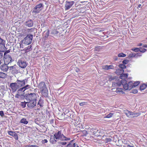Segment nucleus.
Instances as JSON below:
<instances>
[{
    "label": "nucleus",
    "mask_w": 147,
    "mask_h": 147,
    "mask_svg": "<svg viewBox=\"0 0 147 147\" xmlns=\"http://www.w3.org/2000/svg\"><path fill=\"white\" fill-rule=\"evenodd\" d=\"M59 140L62 141H69L70 140V138L66 137L62 134L61 130H59L55 132L53 135L51 136L50 141L52 144H54L57 140Z\"/></svg>",
    "instance_id": "nucleus-1"
},
{
    "label": "nucleus",
    "mask_w": 147,
    "mask_h": 147,
    "mask_svg": "<svg viewBox=\"0 0 147 147\" xmlns=\"http://www.w3.org/2000/svg\"><path fill=\"white\" fill-rule=\"evenodd\" d=\"M121 83L123 86V88L125 90H130L133 88L132 86L133 82L132 81L129 82L127 83L125 80H121Z\"/></svg>",
    "instance_id": "nucleus-2"
},
{
    "label": "nucleus",
    "mask_w": 147,
    "mask_h": 147,
    "mask_svg": "<svg viewBox=\"0 0 147 147\" xmlns=\"http://www.w3.org/2000/svg\"><path fill=\"white\" fill-rule=\"evenodd\" d=\"M33 38V35L31 34H29L27 35L23 40V43L26 45H29L32 42Z\"/></svg>",
    "instance_id": "nucleus-3"
},
{
    "label": "nucleus",
    "mask_w": 147,
    "mask_h": 147,
    "mask_svg": "<svg viewBox=\"0 0 147 147\" xmlns=\"http://www.w3.org/2000/svg\"><path fill=\"white\" fill-rule=\"evenodd\" d=\"M37 96H38L37 94L35 93H31L29 94L27 96L26 99L27 100H35L36 101Z\"/></svg>",
    "instance_id": "nucleus-4"
},
{
    "label": "nucleus",
    "mask_w": 147,
    "mask_h": 147,
    "mask_svg": "<svg viewBox=\"0 0 147 147\" xmlns=\"http://www.w3.org/2000/svg\"><path fill=\"white\" fill-rule=\"evenodd\" d=\"M43 7V4L42 3L36 5L33 8V12L36 13H39L42 10V7Z\"/></svg>",
    "instance_id": "nucleus-5"
},
{
    "label": "nucleus",
    "mask_w": 147,
    "mask_h": 147,
    "mask_svg": "<svg viewBox=\"0 0 147 147\" xmlns=\"http://www.w3.org/2000/svg\"><path fill=\"white\" fill-rule=\"evenodd\" d=\"M3 59L5 63L9 64L11 62L12 58L10 55H5V54H4Z\"/></svg>",
    "instance_id": "nucleus-6"
},
{
    "label": "nucleus",
    "mask_w": 147,
    "mask_h": 147,
    "mask_svg": "<svg viewBox=\"0 0 147 147\" xmlns=\"http://www.w3.org/2000/svg\"><path fill=\"white\" fill-rule=\"evenodd\" d=\"M27 106L30 109H32L36 105V101L35 100H27Z\"/></svg>",
    "instance_id": "nucleus-7"
},
{
    "label": "nucleus",
    "mask_w": 147,
    "mask_h": 147,
    "mask_svg": "<svg viewBox=\"0 0 147 147\" xmlns=\"http://www.w3.org/2000/svg\"><path fill=\"white\" fill-rule=\"evenodd\" d=\"M10 87L12 92H15L17 89L19 88L16 82L11 83L10 85Z\"/></svg>",
    "instance_id": "nucleus-8"
},
{
    "label": "nucleus",
    "mask_w": 147,
    "mask_h": 147,
    "mask_svg": "<svg viewBox=\"0 0 147 147\" xmlns=\"http://www.w3.org/2000/svg\"><path fill=\"white\" fill-rule=\"evenodd\" d=\"M18 63L19 66L22 68H24L27 65L26 61L22 59L19 60Z\"/></svg>",
    "instance_id": "nucleus-9"
},
{
    "label": "nucleus",
    "mask_w": 147,
    "mask_h": 147,
    "mask_svg": "<svg viewBox=\"0 0 147 147\" xmlns=\"http://www.w3.org/2000/svg\"><path fill=\"white\" fill-rule=\"evenodd\" d=\"M18 67L16 66H11L9 67V69L13 74H17L18 73Z\"/></svg>",
    "instance_id": "nucleus-10"
},
{
    "label": "nucleus",
    "mask_w": 147,
    "mask_h": 147,
    "mask_svg": "<svg viewBox=\"0 0 147 147\" xmlns=\"http://www.w3.org/2000/svg\"><path fill=\"white\" fill-rule=\"evenodd\" d=\"M74 2L73 1H66L65 5V10L69 9L74 5Z\"/></svg>",
    "instance_id": "nucleus-11"
},
{
    "label": "nucleus",
    "mask_w": 147,
    "mask_h": 147,
    "mask_svg": "<svg viewBox=\"0 0 147 147\" xmlns=\"http://www.w3.org/2000/svg\"><path fill=\"white\" fill-rule=\"evenodd\" d=\"M27 82V80L26 79L23 80H17L16 83L18 85V87L19 88L20 87L24 86L26 84V82Z\"/></svg>",
    "instance_id": "nucleus-12"
},
{
    "label": "nucleus",
    "mask_w": 147,
    "mask_h": 147,
    "mask_svg": "<svg viewBox=\"0 0 147 147\" xmlns=\"http://www.w3.org/2000/svg\"><path fill=\"white\" fill-rule=\"evenodd\" d=\"M7 64L5 63L2 64L0 66V69L3 72H6L8 71L9 67L7 66Z\"/></svg>",
    "instance_id": "nucleus-13"
},
{
    "label": "nucleus",
    "mask_w": 147,
    "mask_h": 147,
    "mask_svg": "<svg viewBox=\"0 0 147 147\" xmlns=\"http://www.w3.org/2000/svg\"><path fill=\"white\" fill-rule=\"evenodd\" d=\"M9 135L13 137L16 140H18V134L14 131H9L8 132Z\"/></svg>",
    "instance_id": "nucleus-14"
},
{
    "label": "nucleus",
    "mask_w": 147,
    "mask_h": 147,
    "mask_svg": "<svg viewBox=\"0 0 147 147\" xmlns=\"http://www.w3.org/2000/svg\"><path fill=\"white\" fill-rule=\"evenodd\" d=\"M38 87L40 88L41 90L47 88L45 82H42L39 83Z\"/></svg>",
    "instance_id": "nucleus-15"
},
{
    "label": "nucleus",
    "mask_w": 147,
    "mask_h": 147,
    "mask_svg": "<svg viewBox=\"0 0 147 147\" xmlns=\"http://www.w3.org/2000/svg\"><path fill=\"white\" fill-rule=\"evenodd\" d=\"M41 93L42 95L45 97H47L48 96V92L47 88H45L41 90Z\"/></svg>",
    "instance_id": "nucleus-16"
},
{
    "label": "nucleus",
    "mask_w": 147,
    "mask_h": 147,
    "mask_svg": "<svg viewBox=\"0 0 147 147\" xmlns=\"http://www.w3.org/2000/svg\"><path fill=\"white\" fill-rule=\"evenodd\" d=\"M124 113L128 117H133V112L129 111L128 110H126L124 111Z\"/></svg>",
    "instance_id": "nucleus-17"
},
{
    "label": "nucleus",
    "mask_w": 147,
    "mask_h": 147,
    "mask_svg": "<svg viewBox=\"0 0 147 147\" xmlns=\"http://www.w3.org/2000/svg\"><path fill=\"white\" fill-rule=\"evenodd\" d=\"M25 24L26 26L28 27L32 26L33 24V22L31 20H29L26 21Z\"/></svg>",
    "instance_id": "nucleus-18"
},
{
    "label": "nucleus",
    "mask_w": 147,
    "mask_h": 147,
    "mask_svg": "<svg viewBox=\"0 0 147 147\" xmlns=\"http://www.w3.org/2000/svg\"><path fill=\"white\" fill-rule=\"evenodd\" d=\"M74 141V140H71L66 147H75L77 144Z\"/></svg>",
    "instance_id": "nucleus-19"
},
{
    "label": "nucleus",
    "mask_w": 147,
    "mask_h": 147,
    "mask_svg": "<svg viewBox=\"0 0 147 147\" xmlns=\"http://www.w3.org/2000/svg\"><path fill=\"white\" fill-rule=\"evenodd\" d=\"M124 72V70L122 69H119L116 70V73L118 75H121Z\"/></svg>",
    "instance_id": "nucleus-20"
},
{
    "label": "nucleus",
    "mask_w": 147,
    "mask_h": 147,
    "mask_svg": "<svg viewBox=\"0 0 147 147\" xmlns=\"http://www.w3.org/2000/svg\"><path fill=\"white\" fill-rule=\"evenodd\" d=\"M128 76V75L126 74H122L120 76L121 79H122V80H125Z\"/></svg>",
    "instance_id": "nucleus-21"
},
{
    "label": "nucleus",
    "mask_w": 147,
    "mask_h": 147,
    "mask_svg": "<svg viewBox=\"0 0 147 147\" xmlns=\"http://www.w3.org/2000/svg\"><path fill=\"white\" fill-rule=\"evenodd\" d=\"M5 49V44L4 43L2 42L0 44V52H3Z\"/></svg>",
    "instance_id": "nucleus-22"
},
{
    "label": "nucleus",
    "mask_w": 147,
    "mask_h": 147,
    "mask_svg": "<svg viewBox=\"0 0 147 147\" xmlns=\"http://www.w3.org/2000/svg\"><path fill=\"white\" fill-rule=\"evenodd\" d=\"M7 77V74L3 72H0V78L5 79Z\"/></svg>",
    "instance_id": "nucleus-23"
},
{
    "label": "nucleus",
    "mask_w": 147,
    "mask_h": 147,
    "mask_svg": "<svg viewBox=\"0 0 147 147\" xmlns=\"http://www.w3.org/2000/svg\"><path fill=\"white\" fill-rule=\"evenodd\" d=\"M20 122L25 125L27 124L28 123V122L26 120V119L25 118L22 119L20 120Z\"/></svg>",
    "instance_id": "nucleus-24"
},
{
    "label": "nucleus",
    "mask_w": 147,
    "mask_h": 147,
    "mask_svg": "<svg viewBox=\"0 0 147 147\" xmlns=\"http://www.w3.org/2000/svg\"><path fill=\"white\" fill-rule=\"evenodd\" d=\"M122 85V84L121 83V81L120 82H113L112 84V86L113 87H116L118 86H120Z\"/></svg>",
    "instance_id": "nucleus-25"
},
{
    "label": "nucleus",
    "mask_w": 147,
    "mask_h": 147,
    "mask_svg": "<svg viewBox=\"0 0 147 147\" xmlns=\"http://www.w3.org/2000/svg\"><path fill=\"white\" fill-rule=\"evenodd\" d=\"M123 89L121 88H117L116 89L115 91L117 93H123L124 92L123 91Z\"/></svg>",
    "instance_id": "nucleus-26"
},
{
    "label": "nucleus",
    "mask_w": 147,
    "mask_h": 147,
    "mask_svg": "<svg viewBox=\"0 0 147 147\" xmlns=\"http://www.w3.org/2000/svg\"><path fill=\"white\" fill-rule=\"evenodd\" d=\"M146 84H143L140 86V89L141 90H143L146 88Z\"/></svg>",
    "instance_id": "nucleus-27"
},
{
    "label": "nucleus",
    "mask_w": 147,
    "mask_h": 147,
    "mask_svg": "<svg viewBox=\"0 0 147 147\" xmlns=\"http://www.w3.org/2000/svg\"><path fill=\"white\" fill-rule=\"evenodd\" d=\"M43 102V100L41 98V97L40 98V99H39V102L38 103V105H39L40 107L42 106Z\"/></svg>",
    "instance_id": "nucleus-28"
},
{
    "label": "nucleus",
    "mask_w": 147,
    "mask_h": 147,
    "mask_svg": "<svg viewBox=\"0 0 147 147\" xmlns=\"http://www.w3.org/2000/svg\"><path fill=\"white\" fill-rule=\"evenodd\" d=\"M132 82H133V84H132V86L133 88L135 87L136 86L140 84L139 81L136 82L134 83L133 82V81Z\"/></svg>",
    "instance_id": "nucleus-29"
},
{
    "label": "nucleus",
    "mask_w": 147,
    "mask_h": 147,
    "mask_svg": "<svg viewBox=\"0 0 147 147\" xmlns=\"http://www.w3.org/2000/svg\"><path fill=\"white\" fill-rule=\"evenodd\" d=\"M126 56V55L123 53H120L118 54V56L119 57H124Z\"/></svg>",
    "instance_id": "nucleus-30"
},
{
    "label": "nucleus",
    "mask_w": 147,
    "mask_h": 147,
    "mask_svg": "<svg viewBox=\"0 0 147 147\" xmlns=\"http://www.w3.org/2000/svg\"><path fill=\"white\" fill-rule=\"evenodd\" d=\"M119 66L120 69H125L126 68V66L123 64H121L119 65Z\"/></svg>",
    "instance_id": "nucleus-31"
},
{
    "label": "nucleus",
    "mask_w": 147,
    "mask_h": 147,
    "mask_svg": "<svg viewBox=\"0 0 147 147\" xmlns=\"http://www.w3.org/2000/svg\"><path fill=\"white\" fill-rule=\"evenodd\" d=\"M26 104H27V102H21V105L23 108H24L26 107Z\"/></svg>",
    "instance_id": "nucleus-32"
},
{
    "label": "nucleus",
    "mask_w": 147,
    "mask_h": 147,
    "mask_svg": "<svg viewBox=\"0 0 147 147\" xmlns=\"http://www.w3.org/2000/svg\"><path fill=\"white\" fill-rule=\"evenodd\" d=\"M115 79L114 76H109V80L110 81H112L114 80Z\"/></svg>",
    "instance_id": "nucleus-33"
},
{
    "label": "nucleus",
    "mask_w": 147,
    "mask_h": 147,
    "mask_svg": "<svg viewBox=\"0 0 147 147\" xmlns=\"http://www.w3.org/2000/svg\"><path fill=\"white\" fill-rule=\"evenodd\" d=\"M113 113H110L109 114H108L106 116L105 118H110L113 116Z\"/></svg>",
    "instance_id": "nucleus-34"
},
{
    "label": "nucleus",
    "mask_w": 147,
    "mask_h": 147,
    "mask_svg": "<svg viewBox=\"0 0 147 147\" xmlns=\"http://www.w3.org/2000/svg\"><path fill=\"white\" fill-rule=\"evenodd\" d=\"M107 70L110 69H114V67L113 65H107Z\"/></svg>",
    "instance_id": "nucleus-35"
},
{
    "label": "nucleus",
    "mask_w": 147,
    "mask_h": 147,
    "mask_svg": "<svg viewBox=\"0 0 147 147\" xmlns=\"http://www.w3.org/2000/svg\"><path fill=\"white\" fill-rule=\"evenodd\" d=\"M132 115L133 117L139 116L140 115V114L139 113H134L133 112Z\"/></svg>",
    "instance_id": "nucleus-36"
},
{
    "label": "nucleus",
    "mask_w": 147,
    "mask_h": 147,
    "mask_svg": "<svg viewBox=\"0 0 147 147\" xmlns=\"http://www.w3.org/2000/svg\"><path fill=\"white\" fill-rule=\"evenodd\" d=\"M135 53H131L129 55V57H135Z\"/></svg>",
    "instance_id": "nucleus-37"
},
{
    "label": "nucleus",
    "mask_w": 147,
    "mask_h": 147,
    "mask_svg": "<svg viewBox=\"0 0 147 147\" xmlns=\"http://www.w3.org/2000/svg\"><path fill=\"white\" fill-rule=\"evenodd\" d=\"M104 141L106 143H108L111 142V138H106L105 139V140Z\"/></svg>",
    "instance_id": "nucleus-38"
},
{
    "label": "nucleus",
    "mask_w": 147,
    "mask_h": 147,
    "mask_svg": "<svg viewBox=\"0 0 147 147\" xmlns=\"http://www.w3.org/2000/svg\"><path fill=\"white\" fill-rule=\"evenodd\" d=\"M107 65L102 66V69L105 70H107Z\"/></svg>",
    "instance_id": "nucleus-39"
},
{
    "label": "nucleus",
    "mask_w": 147,
    "mask_h": 147,
    "mask_svg": "<svg viewBox=\"0 0 147 147\" xmlns=\"http://www.w3.org/2000/svg\"><path fill=\"white\" fill-rule=\"evenodd\" d=\"M31 45L28 46V47H27V49H26V51H27V52L30 51V50H31L32 49L31 48Z\"/></svg>",
    "instance_id": "nucleus-40"
},
{
    "label": "nucleus",
    "mask_w": 147,
    "mask_h": 147,
    "mask_svg": "<svg viewBox=\"0 0 147 147\" xmlns=\"http://www.w3.org/2000/svg\"><path fill=\"white\" fill-rule=\"evenodd\" d=\"M132 50L135 52H138L140 50V49L138 48H135L134 49H132Z\"/></svg>",
    "instance_id": "nucleus-41"
},
{
    "label": "nucleus",
    "mask_w": 147,
    "mask_h": 147,
    "mask_svg": "<svg viewBox=\"0 0 147 147\" xmlns=\"http://www.w3.org/2000/svg\"><path fill=\"white\" fill-rule=\"evenodd\" d=\"M49 30L47 31L46 33L45 34V38H47L49 36Z\"/></svg>",
    "instance_id": "nucleus-42"
},
{
    "label": "nucleus",
    "mask_w": 147,
    "mask_h": 147,
    "mask_svg": "<svg viewBox=\"0 0 147 147\" xmlns=\"http://www.w3.org/2000/svg\"><path fill=\"white\" fill-rule=\"evenodd\" d=\"M25 88H24V87L20 88L18 90V92H19L20 91H22V92H24L25 91Z\"/></svg>",
    "instance_id": "nucleus-43"
},
{
    "label": "nucleus",
    "mask_w": 147,
    "mask_h": 147,
    "mask_svg": "<svg viewBox=\"0 0 147 147\" xmlns=\"http://www.w3.org/2000/svg\"><path fill=\"white\" fill-rule=\"evenodd\" d=\"M140 50L139 51L142 52V53H144L145 52L146 50V49H142V48H140Z\"/></svg>",
    "instance_id": "nucleus-44"
},
{
    "label": "nucleus",
    "mask_w": 147,
    "mask_h": 147,
    "mask_svg": "<svg viewBox=\"0 0 147 147\" xmlns=\"http://www.w3.org/2000/svg\"><path fill=\"white\" fill-rule=\"evenodd\" d=\"M87 104V102H84L80 103L79 104V105L80 106H83L85 105H86Z\"/></svg>",
    "instance_id": "nucleus-45"
},
{
    "label": "nucleus",
    "mask_w": 147,
    "mask_h": 147,
    "mask_svg": "<svg viewBox=\"0 0 147 147\" xmlns=\"http://www.w3.org/2000/svg\"><path fill=\"white\" fill-rule=\"evenodd\" d=\"M25 90L30 88V86L29 85H27L24 86Z\"/></svg>",
    "instance_id": "nucleus-46"
},
{
    "label": "nucleus",
    "mask_w": 147,
    "mask_h": 147,
    "mask_svg": "<svg viewBox=\"0 0 147 147\" xmlns=\"http://www.w3.org/2000/svg\"><path fill=\"white\" fill-rule=\"evenodd\" d=\"M59 143L62 145H65L67 144V142H59Z\"/></svg>",
    "instance_id": "nucleus-47"
},
{
    "label": "nucleus",
    "mask_w": 147,
    "mask_h": 147,
    "mask_svg": "<svg viewBox=\"0 0 147 147\" xmlns=\"http://www.w3.org/2000/svg\"><path fill=\"white\" fill-rule=\"evenodd\" d=\"M0 115L2 117H3L4 116V114L3 111H0Z\"/></svg>",
    "instance_id": "nucleus-48"
},
{
    "label": "nucleus",
    "mask_w": 147,
    "mask_h": 147,
    "mask_svg": "<svg viewBox=\"0 0 147 147\" xmlns=\"http://www.w3.org/2000/svg\"><path fill=\"white\" fill-rule=\"evenodd\" d=\"M132 93L135 94L138 92V90L136 89H134L132 90Z\"/></svg>",
    "instance_id": "nucleus-49"
},
{
    "label": "nucleus",
    "mask_w": 147,
    "mask_h": 147,
    "mask_svg": "<svg viewBox=\"0 0 147 147\" xmlns=\"http://www.w3.org/2000/svg\"><path fill=\"white\" fill-rule=\"evenodd\" d=\"M122 63L124 64H126L127 63L128 61L127 60H124L123 61Z\"/></svg>",
    "instance_id": "nucleus-50"
},
{
    "label": "nucleus",
    "mask_w": 147,
    "mask_h": 147,
    "mask_svg": "<svg viewBox=\"0 0 147 147\" xmlns=\"http://www.w3.org/2000/svg\"><path fill=\"white\" fill-rule=\"evenodd\" d=\"M3 56V53H2L0 52V60L2 59Z\"/></svg>",
    "instance_id": "nucleus-51"
},
{
    "label": "nucleus",
    "mask_w": 147,
    "mask_h": 147,
    "mask_svg": "<svg viewBox=\"0 0 147 147\" xmlns=\"http://www.w3.org/2000/svg\"><path fill=\"white\" fill-rule=\"evenodd\" d=\"M10 52L9 50H7L4 53V54H5V55H9V54H7L9 53Z\"/></svg>",
    "instance_id": "nucleus-52"
},
{
    "label": "nucleus",
    "mask_w": 147,
    "mask_h": 147,
    "mask_svg": "<svg viewBox=\"0 0 147 147\" xmlns=\"http://www.w3.org/2000/svg\"><path fill=\"white\" fill-rule=\"evenodd\" d=\"M31 147H39L38 146L36 145H30Z\"/></svg>",
    "instance_id": "nucleus-53"
},
{
    "label": "nucleus",
    "mask_w": 147,
    "mask_h": 147,
    "mask_svg": "<svg viewBox=\"0 0 147 147\" xmlns=\"http://www.w3.org/2000/svg\"><path fill=\"white\" fill-rule=\"evenodd\" d=\"M134 56H135V57H134L136 58H137L139 57L138 55V53H137L136 54L135 53V55H134Z\"/></svg>",
    "instance_id": "nucleus-54"
},
{
    "label": "nucleus",
    "mask_w": 147,
    "mask_h": 147,
    "mask_svg": "<svg viewBox=\"0 0 147 147\" xmlns=\"http://www.w3.org/2000/svg\"><path fill=\"white\" fill-rule=\"evenodd\" d=\"M114 59L115 61L117 60L118 59V57L116 56H115L114 57Z\"/></svg>",
    "instance_id": "nucleus-55"
},
{
    "label": "nucleus",
    "mask_w": 147,
    "mask_h": 147,
    "mask_svg": "<svg viewBox=\"0 0 147 147\" xmlns=\"http://www.w3.org/2000/svg\"><path fill=\"white\" fill-rule=\"evenodd\" d=\"M142 6L140 4L138 5L137 8H142Z\"/></svg>",
    "instance_id": "nucleus-56"
},
{
    "label": "nucleus",
    "mask_w": 147,
    "mask_h": 147,
    "mask_svg": "<svg viewBox=\"0 0 147 147\" xmlns=\"http://www.w3.org/2000/svg\"><path fill=\"white\" fill-rule=\"evenodd\" d=\"M52 33H55V34H57V32L56 30H54L52 32Z\"/></svg>",
    "instance_id": "nucleus-57"
},
{
    "label": "nucleus",
    "mask_w": 147,
    "mask_h": 147,
    "mask_svg": "<svg viewBox=\"0 0 147 147\" xmlns=\"http://www.w3.org/2000/svg\"><path fill=\"white\" fill-rule=\"evenodd\" d=\"M138 55L139 57H140L142 55L141 53H138Z\"/></svg>",
    "instance_id": "nucleus-58"
},
{
    "label": "nucleus",
    "mask_w": 147,
    "mask_h": 147,
    "mask_svg": "<svg viewBox=\"0 0 147 147\" xmlns=\"http://www.w3.org/2000/svg\"><path fill=\"white\" fill-rule=\"evenodd\" d=\"M43 141L44 142V143H47L48 142L47 140L46 139L44 140Z\"/></svg>",
    "instance_id": "nucleus-59"
},
{
    "label": "nucleus",
    "mask_w": 147,
    "mask_h": 147,
    "mask_svg": "<svg viewBox=\"0 0 147 147\" xmlns=\"http://www.w3.org/2000/svg\"><path fill=\"white\" fill-rule=\"evenodd\" d=\"M127 147H134L133 146L128 145Z\"/></svg>",
    "instance_id": "nucleus-60"
},
{
    "label": "nucleus",
    "mask_w": 147,
    "mask_h": 147,
    "mask_svg": "<svg viewBox=\"0 0 147 147\" xmlns=\"http://www.w3.org/2000/svg\"><path fill=\"white\" fill-rule=\"evenodd\" d=\"M20 96L18 94H16L15 96V97L16 98H18V96Z\"/></svg>",
    "instance_id": "nucleus-61"
},
{
    "label": "nucleus",
    "mask_w": 147,
    "mask_h": 147,
    "mask_svg": "<svg viewBox=\"0 0 147 147\" xmlns=\"http://www.w3.org/2000/svg\"><path fill=\"white\" fill-rule=\"evenodd\" d=\"M106 137V136H103L102 138V139H103L104 140H105V138Z\"/></svg>",
    "instance_id": "nucleus-62"
},
{
    "label": "nucleus",
    "mask_w": 147,
    "mask_h": 147,
    "mask_svg": "<svg viewBox=\"0 0 147 147\" xmlns=\"http://www.w3.org/2000/svg\"><path fill=\"white\" fill-rule=\"evenodd\" d=\"M25 147H31L30 145H28L25 146Z\"/></svg>",
    "instance_id": "nucleus-63"
},
{
    "label": "nucleus",
    "mask_w": 147,
    "mask_h": 147,
    "mask_svg": "<svg viewBox=\"0 0 147 147\" xmlns=\"http://www.w3.org/2000/svg\"><path fill=\"white\" fill-rule=\"evenodd\" d=\"M142 44L141 43H139L138 45L139 46H142Z\"/></svg>",
    "instance_id": "nucleus-64"
}]
</instances>
